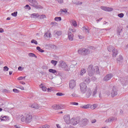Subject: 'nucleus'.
<instances>
[{"mask_svg":"<svg viewBox=\"0 0 128 128\" xmlns=\"http://www.w3.org/2000/svg\"><path fill=\"white\" fill-rule=\"evenodd\" d=\"M32 120V116L30 114H27L26 117L24 115L21 116V122H26V124H30Z\"/></svg>","mask_w":128,"mask_h":128,"instance_id":"obj_1","label":"nucleus"},{"mask_svg":"<svg viewBox=\"0 0 128 128\" xmlns=\"http://www.w3.org/2000/svg\"><path fill=\"white\" fill-rule=\"evenodd\" d=\"M78 54H80L81 56H88L90 52V49L88 48H80L78 50Z\"/></svg>","mask_w":128,"mask_h":128,"instance_id":"obj_2","label":"nucleus"},{"mask_svg":"<svg viewBox=\"0 0 128 128\" xmlns=\"http://www.w3.org/2000/svg\"><path fill=\"white\" fill-rule=\"evenodd\" d=\"M28 2H30V5L32 6H33V8H40L42 10V6L40 5H38V1L36 0H28Z\"/></svg>","mask_w":128,"mask_h":128,"instance_id":"obj_3","label":"nucleus"},{"mask_svg":"<svg viewBox=\"0 0 128 128\" xmlns=\"http://www.w3.org/2000/svg\"><path fill=\"white\" fill-rule=\"evenodd\" d=\"M88 76H92L94 74H96V69L94 68V66L92 64H90L88 66L87 69Z\"/></svg>","mask_w":128,"mask_h":128,"instance_id":"obj_4","label":"nucleus"},{"mask_svg":"<svg viewBox=\"0 0 128 128\" xmlns=\"http://www.w3.org/2000/svg\"><path fill=\"white\" fill-rule=\"evenodd\" d=\"M108 52H112L113 58H116L118 54V50L114 48L112 46H109L107 47Z\"/></svg>","mask_w":128,"mask_h":128,"instance_id":"obj_5","label":"nucleus"},{"mask_svg":"<svg viewBox=\"0 0 128 128\" xmlns=\"http://www.w3.org/2000/svg\"><path fill=\"white\" fill-rule=\"evenodd\" d=\"M88 90V86L86 83H81L80 84V90L82 94H86V92Z\"/></svg>","mask_w":128,"mask_h":128,"instance_id":"obj_6","label":"nucleus"},{"mask_svg":"<svg viewBox=\"0 0 128 128\" xmlns=\"http://www.w3.org/2000/svg\"><path fill=\"white\" fill-rule=\"evenodd\" d=\"M118 88H116V86H114L110 92L112 98H114V96H118Z\"/></svg>","mask_w":128,"mask_h":128,"instance_id":"obj_7","label":"nucleus"},{"mask_svg":"<svg viewBox=\"0 0 128 128\" xmlns=\"http://www.w3.org/2000/svg\"><path fill=\"white\" fill-rule=\"evenodd\" d=\"M69 88L70 90H74L76 88V80H72L70 82Z\"/></svg>","mask_w":128,"mask_h":128,"instance_id":"obj_8","label":"nucleus"},{"mask_svg":"<svg viewBox=\"0 0 128 128\" xmlns=\"http://www.w3.org/2000/svg\"><path fill=\"white\" fill-rule=\"evenodd\" d=\"M60 68H64V70H68V65L64 62H60Z\"/></svg>","mask_w":128,"mask_h":128,"instance_id":"obj_9","label":"nucleus"},{"mask_svg":"<svg viewBox=\"0 0 128 128\" xmlns=\"http://www.w3.org/2000/svg\"><path fill=\"white\" fill-rule=\"evenodd\" d=\"M114 76L112 74H106L104 78V82H108Z\"/></svg>","mask_w":128,"mask_h":128,"instance_id":"obj_10","label":"nucleus"},{"mask_svg":"<svg viewBox=\"0 0 128 128\" xmlns=\"http://www.w3.org/2000/svg\"><path fill=\"white\" fill-rule=\"evenodd\" d=\"M64 120L67 124H70L72 122V120H70V118L68 115L64 116Z\"/></svg>","mask_w":128,"mask_h":128,"instance_id":"obj_11","label":"nucleus"},{"mask_svg":"<svg viewBox=\"0 0 128 128\" xmlns=\"http://www.w3.org/2000/svg\"><path fill=\"white\" fill-rule=\"evenodd\" d=\"M82 30L84 32H85V34H90V28H88V26L82 27Z\"/></svg>","mask_w":128,"mask_h":128,"instance_id":"obj_12","label":"nucleus"},{"mask_svg":"<svg viewBox=\"0 0 128 128\" xmlns=\"http://www.w3.org/2000/svg\"><path fill=\"white\" fill-rule=\"evenodd\" d=\"M71 122L73 126H76L78 124H80V120L78 119H71Z\"/></svg>","mask_w":128,"mask_h":128,"instance_id":"obj_13","label":"nucleus"},{"mask_svg":"<svg viewBox=\"0 0 128 128\" xmlns=\"http://www.w3.org/2000/svg\"><path fill=\"white\" fill-rule=\"evenodd\" d=\"M120 82L122 84V86H126L127 84H128V80H124V78H120Z\"/></svg>","mask_w":128,"mask_h":128,"instance_id":"obj_14","label":"nucleus"},{"mask_svg":"<svg viewBox=\"0 0 128 128\" xmlns=\"http://www.w3.org/2000/svg\"><path fill=\"white\" fill-rule=\"evenodd\" d=\"M68 36L69 40H70L71 42H72V40H74V34H72V32H68Z\"/></svg>","mask_w":128,"mask_h":128,"instance_id":"obj_15","label":"nucleus"},{"mask_svg":"<svg viewBox=\"0 0 128 128\" xmlns=\"http://www.w3.org/2000/svg\"><path fill=\"white\" fill-rule=\"evenodd\" d=\"M124 32V28H118L117 29V34L118 36H120L121 32Z\"/></svg>","mask_w":128,"mask_h":128,"instance_id":"obj_16","label":"nucleus"},{"mask_svg":"<svg viewBox=\"0 0 128 128\" xmlns=\"http://www.w3.org/2000/svg\"><path fill=\"white\" fill-rule=\"evenodd\" d=\"M31 107L36 110H38V108H40V105L36 103H34L31 106Z\"/></svg>","mask_w":128,"mask_h":128,"instance_id":"obj_17","label":"nucleus"},{"mask_svg":"<svg viewBox=\"0 0 128 128\" xmlns=\"http://www.w3.org/2000/svg\"><path fill=\"white\" fill-rule=\"evenodd\" d=\"M38 16H40V14L38 13L37 14L34 13L31 14V18H38Z\"/></svg>","mask_w":128,"mask_h":128,"instance_id":"obj_18","label":"nucleus"},{"mask_svg":"<svg viewBox=\"0 0 128 128\" xmlns=\"http://www.w3.org/2000/svg\"><path fill=\"white\" fill-rule=\"evenodd\" d=\"M40 88H42V90H43V92H46V90H48V88H46V87L44 86V85L41 84L40 85Z\"/></svg>","mask_w":128,"mask_h":128,"instance_id":"obj_19","label":"nucleus"},{"mask_svg":"<svg viewBox=\"0 0 128 128\" xmlns=\"http://www.w3.org/2000/svg\"><path fill=\"white\" fill-rule=\"evenodd\" d=\"M84 82L86 84H90V77L87 76L84 78Z\"/></svg>","mask_w":128,"mask_h":128,"instance_id":"obj_20","label":"nucleus"},{"mask_svg":"<svg viewBox=\"0 0 128 128\" xmlns=\"http://www.w3.org/2000/svg\"><path fill=\"white\" fill-rule=\"evenodd\" d=\"M52 108L54 110H60V104H54L53 106H52Z\"/></svg>","mask_w":128,"mask_h":128,"instance_id":"obj_21","label":"nucleus"},{"mask_svg":"<svg viewBox=\"0 0 128 128\" xmlns=\"http://www.w3.org/2000/svg\"><path fill=\"white\" fill-rule=\"evenodd\" d=\"M49 72H50L51 74H56V70H54L52 68H50L48 70Z\"/></svg>","mask_w":128,"mask_h":128,"instance_id":"obj_22","label":"nucleus"},{"mask_svg":"<svg viewBox=\"0 0 128 128\" xmlns=\"http://www.w3.org/2000/svg\"><path fill=\"white\" fill-rule=\"evenodd\" d=\"M92 96V90H88V91L86 93V98H90Z\"/></svg>","mask_w":128,"mask_h":128,"instance_id":"obj_23","label":"nucleus"},{"mask_svg":"<svg viewBox=\"0 0 128 128\" xmlns=\"http://www.w3.org/2000/svg\"><path fill=\"white\" fill-rule=\"evenodd\" d=\"M95 72L96 74H100V68H98V66H95Z\"/></svg>","mask_w":128,"mask_h":128,"instance_id":"obj_24","label":"nucleus"},{"mask_svg":"<svg viewBox=\"0 0 128 128\" xmlns=\"http://www.w3.org/2000/svg\"><path fill=\"white\" fill-rule=\"evenodd\" d=\"M82 122H83L84 126H86V124H88V120L86 118H84L82 120Z\"/></svg>","mask_w":128,"mask_h":128,"instance_id":"obj_25","label":"nucleus"},{"mask_svg":"<svg viewBox=\"0 0 128 128\" xmlns=\"http://www.w3.org/2000/svg\"><path fill=\"white\" fill-rule=\"evenodd\" d=\"M50 33L46 32L44 35V38H50Z\"/></svg>","mask_w":128,"mask_h":128,"instance_id":"obj_26","label":"nucleus"},{"mask_svg":"<svg viewBox=\"0 0 128 128\" xmlns=\"http://www.w3.org/2000/svg\"><path fill=\"white\" fill-rule=\"evenodd\" d=\"M86 72V70L83 68L80 71V76H84V74Z\"/></svg>","mask_w":128,"mask_h":128,"instance_id":"obj_27","label":"nucleus"},{"mask_svg":"<svg viewBox=\"0 0 128 128\" xmlns=\"http://www.w3.org/2000/svg\"><path fill=\"white\" fill-rule=\"evenodd\" d=\"M91 104H87V105H84V106H82V108H90Z\"/></svg>","mask_w":128,"mask_h":128,"instance_id":"obj_28","label":"nucleus"},{"mask_svg":"<svg viewBox=\"0 0 128 128\" xmlns=\"http://www.w3.org/2000/svg\"><path fill=\"white\" fill-rule=\"evenodd\" d=\"M98 106V104H94L93 105H91V106H90V108L92 110H94V108H97Z\"/></svg>","mask_w":128,"mask_h":128,"instance_id":"obj_29","label":"nucleus"},{"mask_svg":"<svg viewBox=\"0 0 128 128\" xmlns=\"http://www.w3.org/2000/svg\"><path fill=\"white\" fill-rule=\"evenodd\" d=\"M36 50H38L40 52H44V50L42 49H41L40 47V46H37L36 47Z\"/></svg>","mask_w":128,"mask_h":128,"instance_id":"obj_30","label":"nucleus"},{"mask_svg":"<svg viewBox=\"0 0 128 128\" xmlns=\"http://www.w3.org/2000/svg\"><path fill=\"white\" fill-rule=\"evenodd\" d=\"M55 32V36H62V31H54Z\"/></svg>","mask_w":128,"mask_h":128,"instance_id":"obj_31","label":"nucleus"},{"mask_svg":"<svg viewBox=\"0 0 128 128\" xmlns=\"http://www.w3.org/2000/svg\"><path fill=\"white\" fill-rule=\"evenodd\" d=\"M8 120V116H4L2 118H0V122H2V120Z\"/></svg>","mask_w":128,"mask_h":128,"instance_id":"obj_32","label":"nucleus"},{"mask_svg":"<svg viewBox=\"0 0 128 128\" xmlns=\"http://www.w3.org/2000/svg\"><path fill=\"white\" fill-rule=\"evenodd\" d=\"M28 56H31L32 58H37L36 56L34 54V53H29Z\"/></svg>","mask_w":128,"mask_h":128,"instance_id":"obj_33","label":"nucleus"},{"mask_svg":"<svg viewBox=\"0 0 128 128\" xmlns=\"http://www.w3.org/2000/svg\"><path fill=\"white\" fill-rule=\"evenodd\" d=\"M111 122H116L118 120V118L116 117H111Z\"/></svg>","mask_w":128,"mask_h":128,"instance_id":"obj_34","label":"nucleus"},{"mask_svg":"<svg viewBox=\"0 0 128 128\" xmlns=\"http://www.w3.org/2000/svg\"><path fill=\"white\" fill-rule=\"evenodd\" d=\"M54 20L56 22H60V20H62V17H56L54 18Z\"/></svg>","mask_w":128,"mask_h":128,"instance_id":"obj_35","label":"nucleus"},{"mask_svg":"<svg viewBox=\"0 0 128 128\" xmlns=\"http://www.w3.org/2000/svg\"><path fill=\"white\" fill-rule=\"evenodd\" d=\"M124 58H122V56L120 55L119 58L117 59L118 62H120V60H122Z\"/></svg>","mask_w":128,"mask_h":128,"instance_id":"obj_36","label":"nucleus"},{"mask_svg":"<svg viewBox=\"0 0 128 128\" xmlns=\"http://www.w3.org/2000/svg\"><path fill=\"white\" fill-rule=\"evenodd\" d=\"M124 16V14L123 13H120L118 14V18H122Z\"/></svg>","mask_w":128,"mask_h":128,"instance_id":"obj_37","label":"nucleus"},{"mask_svg":"<svg viewBox=\"0 0 128 128\" xmlns=\"http://www.w3.org/2000/svg\"><path fill=\"white\" fill-rule=\"evenodd\" d=\"M51 64H54V66H56V64H58V61L52 60L51 61Z\"/></svg>","mask_w":128,"mask_h":128,"instance_id":"obj_38","label":"nucleus"},{"mask_svg":"<svg viewBox=\"0 0 128 128\" xmlns=\"http://www.w3.org/2000/svg\"><path fill=\"white\" fill-rule=\"evenodd\" d=\"M66 108V106L64 104L59 105V110H62Z\"/></svg>","mask_w":128,"mask_h":128,"instance_id":"obj_39","label":"nucleus"},{"mask_svg":"<svg viewBox=\"0 0 128 128\" xmlns=\"http://www.w3.org/2000/svg\"><path fill=\"white\" fill-rule=\"evenodd\" d=\"M112 10H114V8H110V7L106 8V12H112Z\"/></svg>","mask_w":128,"mask_h":128,"instance_id":"obj_40","label":"nucleus"},{"mask_svg":"<svg viewBox=\"0 0 128 128\" xmlns=\"http://www.w3.org/2000/svg\"><path fill=\"white\" fill-rule=\"evenodd\" d=\"M105 122H106V124H108V122H112V119H111V118H107L105 120Z\"/></svg>","mask_w":128,"mask_h":128,"instance_id":"obj_41","label":"nucleus"},{"mask_svg":"<svg viewBox=\"0 0 128 128\" xmlns=\"http://www.w3.org/2000/svg\"><path fill=\"white\" fill-rule=\"evenodd\" d=\"M11 16H18V12H14L13 13H12Z\"/></svg>","mask_w":128,"mask_h":128,"instance_id":"obj_42","label":"nucleus"},{"mask_svg":"<svg viewBox=\"0 0 128 128\" xmlns=\"http://www.w3.org/2000/svg\"><path fill=\"white\" fill-rule=\"evenodd\" d=\"M56 96H64V94L62 92H58L56 93Z\"/></svg>","mask_w":128,"mask_h":128,"instance_id":"obj_43","label":"nucleus"},{"mask_svg":"<svg viewBox=\"0 0 128 128\" xmlns=\"http://www.w3.org/2000/svg\"><path fill=\"white\" fill-rule=\"evenodd\" d=\"M18 80H26V76H20L18 78Z\"/></svg>","mask_w":128,"mask_h":128,"instance_id":"obj_44","label":"nucleus"},{"mask_svg":"<svg viewBox=\"0 0 128 128\" xmlns=\"http://www.w3.org/2000/svg\"><path fill=\"white\" fill-rule=\"evenodd\" d=\"M72 25L73 26H78V24H76V22L72 20Z\"/></svg>","mask_w":128,"mask_h":128,"instance_id":"obj_45","label":"nucleus"},{"mask_svg":"<svg viewBox=\"0 0 128 128\" xmlns=\"http://www.w3.org/2000/svg\"><path fill=\"white\" fill-rule=\"evenodd\" d=\"M51 24L54 26H58V23L56 22H51Z\"/></svg>","mask_w":128,"mask_h":128,"instance_id":"obj_46","label":"nucleus"},{"mask_svg":"<svg viewBox=\"0 0 128 128\" xmlns=\"http://www.w3.org/2000/svg\"><path fill=\"white\" fill-rule=\"evenodd\" d=\"M32 44H38V42L34 40H31Z\"/></svg>","mask_w":128,"mask_h":128,"instance_id":"obj_47","label":"nucleus"},{"mask_svg":"<svg viewBox=\"0 0 128 128\" xmlns=\"http://www.w3.org/2000/svg\"><path fill=\"white\" fill-rule=\"evenodd\" d=\"M24 8H26V10H30V6L28 4H26L24 6Z\"/></svg>","mask_w":128,"mask_h":128,"instance_id":"obj_48","label":"nucleus"},{"mask_svg":"<svg viewBox=\"0 0 128 128\" xmlns=\"http://www.w3.org/2000/svg\"><path fill=\"white\" fill-rule=\"evenodd\" d=\"M8 67L7 66H5L4 67V72H8Z\"/></svg>","mask_w":128,"mask_h":128,"instance_id":"obj_49","label":"nucleus"},{"mask_svg":"<svg viewBox=\"0 0 128 128\" xmlns=\"http://www.w3.org/2000/svg\"><path fill=\"white\" fill-rule=\"evenodd\" d=\"M60 12H68V9H61Z\"/></svg>","mask_w":128,"mask_h":128,"instance_id":"obj_50","label":"nucleus"},{"mask_svg":"<svg viewBox=\"0 0 128 128\" xmlns=\"http://www.w3.org/2000/svg\"><path fill=\"white\" fill-rule=\"evenodd\" d=\"M46 18V15H44V14L41 15L40 16V18L41 20H44V18Z\"/></svg>","mask_w":128,"mask_h":128,"instance_id":"obj_51","label":"nucleus"},{"mask_svg":"<svg viewBox=\"0 0 128 128\" xmlns=\"http://www.w3.org/2000/svg\"><path fill=\"white\" fill-rule=\"evenodd\" d=\"M70 104H72L73 106H78V103L76 102H72Z\"/></svg>","mask_w":128,"mask_h":128,"instance_id":"obj_52","label":"nucleus"},{"mask_svg":"<svg viewBox=\"0 0 128 128\" xmlns=\"http://www.w3.org/2000/svg\"><path fill=\"white\" fill-rule=\"evenodd\" d=\"M106 8L107 7L102 6H101V9H102V10H104L105 12H106Z\"/></svg>","mask_w":128,"mask_h":128,"instance_id":"obj_53","label":"nucleus"},{"mask_svg":"<svg viewBox=\"0 0 128 128\" xmlns=\"http://www.w3.org/2000/svg\"><path fill=\"white\" fill-rule=\"evenodd\" d=\"M96 90H94L93 92V93H92V96H96Z\"/></svg>","mask_w":128,"mask_h":128,"instance_id":"obj_54","label":"nucleus"},{"mask_svg":"<svg viewBox=\"0 0 128 128\" xmlns=\"http://www.w3.org/2000/svg\"><path fill=\"white\" fill-rule=\"evenodd\" d=\"M56 0V2H58V4H62V2H64L63 0Z\"/></svg>","mask_w":128,"mask_h":128,"instance_id":"obj_55","label":"nucleus"},{"mask_svg":"<svg viewBox=\"0 0 128 128\" xmlns=\"http://www.w3.org/2000/svg\"><path fill=\"white\" fill-rule=\"evenodd\" d=\"M14 92H20V91L18 89H13Z\"/></svg>","mask_w":128,"mask_h":128,"instance_id":"obj_56","label":"nucleus"},{"mask_svg":"<svg viewBox=\"0 0 128 128\" xmlns=\"http://www.w3.org/2000/svg\"><path fill=\"white\" fill-rule=\"evenodd\" d=\"M14 128H20V126L19 125V124H16V125H14Z\"/></svg>","mask_w":128,"mask_h":128,"instance_id":"obj_57","label":"nucleus"},{"mask_svg":"<svg viewBox=\"0 0 128 128\" xmlns=\"http://www.w3.org/2000/svg\"><path fill=\"white\" fill-rule=\"evenodd\" d=\"M76 4L78 5V4H82V2H78L76 3Z\"/></svg>","mask_w":128,"mask_h":128,"instance_id":"obj_58","label":"nucleus"},{"mask_svg":"<svg viewBox=\"0 0 128 128\" xmlns=\"http://www.w3.org/2000/svg\"><path fill=\"white\" fill-rule=\"evenodd\" d=\"M96 122V119H94L93 120H92V124H94V122Z\"/></svg>","mask_w":128,"mask_h":128,"instance_id":"obj_59","label":"nucleus"},{"mask_svg":"<svg viewBox=\"0 0 128 128\" xmlns=\"http://www.w3.org/2000/svg\"><path fill=\"white\" fill-rule=\"evenodd\" d=\"M96 80V78L94 76L92 78V80Z\"/></svg>","mask_w":128,"mask_h":128,"instance_id":"obj_60","label":"nucleus"},{"mask_svg":"<svg viewBox=\"0 0 128 128\" xmlns=\"http://www.w3.org/2000/svg\"><path fill=\"white\" fill-rule=\"evenodd\" d=\"M3 92H8V90L4 89L3 90Z\"/></svg>","mask_w":128,"mask_h":128,"instance_id":"obj_61","label":"nucleus"},{"mask_svg":"<svg viewBox=\"0 0 128 128\" xmlns=\"http://www.w3.org/2000/svg\"><path fill=\"white\" fill-rule=\"evenodd\" d=\"M20 84H26V82H24L22 81H20Z\"/></svg>","mask_w":128,"mask_h":128,"instance_id":"obj_62","label":"nucleus"},{"mask_svg":"<svg viewBox=\"0 0 128 128\" xmlns=\"http://www.w3.org/2000/svg\"><path fill=\"white\" fill-rule=\"evenodd\" d=\"M0 32H4V29L2 28H0Z\"/></svg>","mask_w":128,"mask_h":128,"instance_id":"obj_63","label":"nucleus"},{"mask_svg":"<svg viewBox=\"0 0 128 128\" xmlns=\"http://www.w3.org/2000/svg\"><path fill=\"white\" fill-rule=\"evenodd\" d=\"M56 126H57V128H62L61 127H60V124H56Z\"/></svg>","mask_w":128,"mask_h":128,"instance_id":"obj_64","label":"nucleus"}]
</instances>
